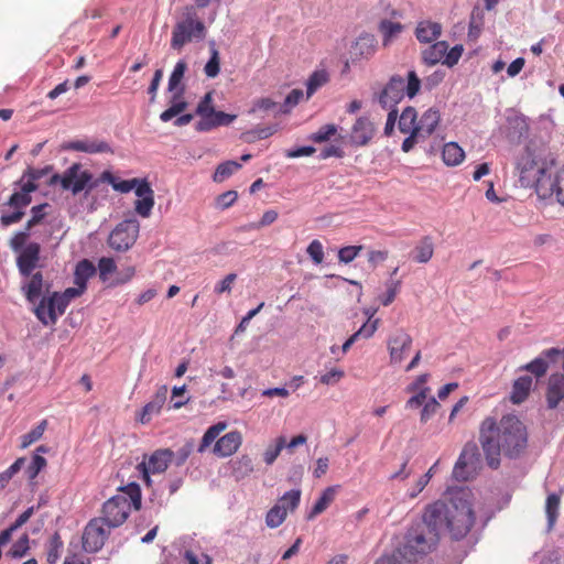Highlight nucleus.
Segmentation results:
<instances>
[{
  "label": "nucleus",
  "instance_id": "nucleus-53",
  "mask_svg": "<svg viewBox=\"0 0 564 564\" xmlns=\"http://www.w3.org/2000/svg\"><path fill=\"white\" fill-rule=\"evenodd\" d=\"M400 286L401 281L399 280H390L387 282V291L382 296H380V302L383 306H388L394 301Z\"/></svg>",
  "mask_w": 564,
  "mask_h": 564
},
{
  "label": "nucleus",
  "instance_id": "nucleus-16",
  "mask_svg": "<svg viewBox=\"0 0 564 564\" xmlns=\"http://www.w3.org/2000/svg\"><path fill=\"white\" fill-rule=\"evenodd\" d=\"M477 460L478 454L476 445L465 446L454 466V478L459 481L468 480L471 476V473L475 470Z\"/></svg>",
  "mask_w": 564,
  "mask_h": 564
},
{
  "label": "nucleus",
  "instance_id": "nucleus-17",
  "mask_svg": "<svg viewBox=\"0 0 564 564\" xmlns=\"http://www.w3.org/2000/svg\"><path fill=\"white\" fill-rule=\"evenodd\" d=\"M41 254V246L37 242H29L23 250L18 252L17 267L21 275L30 276L37 267Z\"/></svg>",
  "mask_w": 564,
  "mask_h": 564
},
{
  "label": "nucleus",
  "instance_id": "nucleus-57",
  "mask_svg": "<svg viewBox=\"0 0 564 564\" xmlns=\"http://www.w3.org/2000/svg\"><path fill=\"white\" fill-rule=\"evenodd\" d=\"M337 128L335 124H325L311 135V140L317 143L328 141L335 133Z\"/></svg>",
  "mask_w": 564,
  "mask_h": 564
},
{
  "label": "nucleus",
  "instance_id": "nucleus-7",
  "mask_svg": "<svg viewBox=\"0 0 564 564\" xmlns=\"http://www.w3.org/2000/svg\"><path fill=\"white\" fill-rule=\"evenodd\" d=\"M57 183L61 184L63 189L70 191L73 195H77L83 191L89 193L98 184L88 170L82 169L80 163L72 164L63 174H54L51 177V184Z\"/></svg>",
  "mask_w": 564,
  "mask_h": 564
},
{
  "label": "nucleus",
  "instance_id": "nucleus-22",
  "mask_svg": "<svg viewBox=\"0 0 564 564\" xmlns=\"http://www.w3.org/2000/svg\"><path fill=\"white\" fill-rule=\"evenodd\" d=\"M241 442L242 436L240 432H229L216 441L213 452L219 457H228L238 451Z\"/></svg>",
  "mask_w": 564,
  "mask_h": 564
},
{
  "label": "nucleus",
  "instance_id": "nucleus-33",
  "mask_svg": "<svg viewBox=\"0 0 564 564\" xmlns=\"http://www.w3.org/2000/svg\"><path fill=\"white\" fill-rule=\"evenodd\" d=\"M376 43L373 35L361 34L352 46V54L358 57L368 58L375 53Z\"/></svg>",
  "mask_w": 564,
  "mask_h": 564
},
{
  "label": "nucleus",
  "instance_id": "nucleus-12",
  "mask_svg": "<svg viewBox=\"0 0 564 564\" xmlns=\"http://www.w3.org/2000/svg\"><path fill=\"white\" fill-rule=\"evenodd\" d=\"M174 452L170 448L158 449L150 456H144L143 460L138 464V470L142 474L144 482L150 486V474H162L172 463Z\"/></svg>",
  "mask_w": 564,
  "mask_h": 564
},
{
  "label": "nucleus",
  "instance_id": "nucleus-36",
  "mask_svg": "<svg viewBox=\"0 0 564 564\" xmlns=\"http://www.w3.org/2000/svg\"><path fill=\"white\" fill-rule=\"evenodd\" d=\"M413 259L417 263L429 262L434 254V245L430 236L423 237L414 248Z\"/></svg>",
  "mask_w": 564,
  "mask_h": 564
},
{
  "label": "nucleus",
  "instance_id": "nucleus-56",
  "mask_svg": "<svg viewBox=\"0 0 564 564\" xmlns=\"http://www.w3.org/2000/svg\"><path fill=\"white\" fill-rule=\"evenodd\" d=\"M429 378V373H422L417 376L415 380L405 388V391L409 393H417L422 391L425 393H430L431 389L426 386Z\"/></svg>",
  "mask_w": 564,
  "mask_h": 564
},
{
  "label": "nucleus",
  "instance_id": "nucleus-55",
  "mask_svg": "<svg viewBox=\"0 0 564 564\" xmlns=\"http://www.w3.org/2000/svg\"><path fill=\"white\" fill-rule=\"evenodd\" d=\"M207 77L215 78L220 72V58L216 48L212 50V56L204 67Z\"/></svg>",
  "mask_w": 564,
  "mask_h": 564
},
{
  "label": "nucleus",
  "instance_id": "nucleus-49",
  "mask_svg": "<svg viewBox=\"0 0 564 564\" xmlns=\"http://www.w3.org/2000/svg\"><path fill=\"white\" fill-rule=\"evenodd\" d=\"M545 359L547 358L542 352L540 357L533 359L532 361L523 366L522 369L531 372L538 378L543 377L549 368V365Z\"/></svg>",
  "mask_w": 564,
  "mask_h": 564
},
{
  "label": "nucleus",
  "instance_id": "nucleus-59",
  "mask_svg": "<svg viewBox=\"0 0 564 564\" xmlns=\"http://www.w3.org/2000/svg\"><path fill=\"white\" fill-rule=\"evenodd\" d=\"M463 53L464 46L462 44L453 46L449 51L447 50L443 59V65L454 67L459 62Z\"/></svg>",
  "mask_w": 564,
  "mask_h": 564
},
{
  "label": "nucleus",
  "instance_id": "nucleus-37",
  "mask_svg": "<svg viewBox=\"0 0 564 564\" xmlns=\"http://www.w3.org/2000/svg\"><path fill=\"white\" fill-rule=\"evenodd\" d=\"M30 281L23 286L25 296L29 302L34 303L39 300L43 289V275L41 272L31 273Z\"/></svg>",
  "mask_w": 564,
  "mask_h": 564
},
{
  "label": "nucleus",
  "instance_id": "nucleus-10",
  "mask_svg": "<svg viewBox=\"0 0 564 564\" xmlns=\"http://www.w3.org/2000/svg\"><path fill=\"white\" fill-rule=\"evenodd\" d=\"M441 122V113L440 111L432 107L425 110L419 121L416 131L412 137H406L401 145L403 152H410L416 143L426 140L432 133L436 130L437 126Z\"/></svg>",
  "mask_w": 564,
  "mask_h": 564
},
{
  "label": "nucleus",
  "instance_id": "nucleus-2",
  "mask_svg": "<svg viewBox=\"0 0 564 564\" xmlns=\"http://www.w3.org/2000/svg\"><path fill=\"white\" fill-rule=\"evenodd\" d=\"M422 519L432 528L447 530L455 540L463 539L475 523L471 492L464 488L449 492L447 499L427 505Z\"/></svg>",
  "mask_w": 564,
  "mask_h": 564
},
{
  "label": "nucleus",
  "instance_id": "nucleus-9",
  "mask_svg": "<svg viewBox=\"0 0 564 564\" xmlns=\"http://www.w3.org/2000/svg\"><path fill=\"white\" fill-rule=\"evenodd\" d=\"M543 355L552 362L561 359L562 372L552 373L547 380L546 402L550 409H555L562 400H564V350L558 348H550L543 350Z\"/></svg>",
  "mask_w": 564,
  "mask_h": 564
},
{
  "label": "nucleus",
  "instance_id": "nucleus-62",
  "mask_svg": "<svg viewBox=\"0 0 564 564\" xmlns=\"http://www.w3.org/2000/svg\"><path fill=\"white\" fill-rule=\"evenodd\" d=\"M362 248V246H347L340 248L338 251L339 261L344 263L351 262L354 259L357 258Z\"/></svg>",
  "mask_w": 564,
  "mask_h": 564
},
{
  "label": "nucleus",
  "instance_id": "nucleus-40",
  "mask_svg": "<svg viewBox=\"0 0 564 564\" xmlns=\"http://www.w3.org/2000/svg\"><path fill=\"white\" fill-rule=\"evenodd\" d=\"M286 508L278 502L267 512L265 524L271 528L280 527L286 518Z\"/></svg>",
  "mask_w": 564,
  "mask_h": 564
},
{
  "label": "nucleus",
  "instance_id": "nucleus-47",
  "mask_svg": "<svg viewBox=\"0 0 564 564\" xmlns=\"http://www.w3.org/2000/svg\"><path fill=\"white\" fill-rule=\"evenodd\" d=\"M283 448H285V437L279 436L275 440V443L272 445H269L263 453V459H264L265 464L272 465Z\"/></svg>",
  "mask_w": 564,
  "mask_h": 564
},
{
  "label": "nucleus",
  "instance_id": "nucleus-39",
  "mask_svg": "<svg viewBox=\"0 0 564 564\" xmlns=\"http://www.w3.org/2000/svg\"><path fill=\"white\" fill-rule=\"evenodd\" d=\"M101 178L110 182L112 184L113 188L120 193H129L132 189L135 191V188L141 183L147 182V180H144V178H142V180L141 178H131V180L121 181L119 183H115L112 174L108 171H105L101 174Z\"/></svg>",
  "mask_w": 564,
  "mask_h": 564
},
{
  "label": "nucleus",
  "instance_id": "nucleus-4",
  "mask_svg": "<svg viewBox=\"0 0 564 564\" xmlns=\"http://www.w3.org/2000/svg\"><path fill=\"white\" fill-rule=\"evenodd\" d=\"M438 540V528H432L422 519V523L414 524L408 530L404 542L398 551L406 560V564H415L417 557L430 553Z\"/></svg>",
  "mask_w": 564,
  "mask_h": 564
},
{
  "label": "nucleus",
  "instance_id": "nucleus-54",
  "mask_svg": "<svg viewBox=\"0 0 564 564\" xmlns=\"http://www.w3.org/2000/svg\"><path fill=\"white\" fill-rule=\"evenodd\" d=\"M379 323V318L371 319V316H369L367 322L354 334L355 336H357V339H368L373 336V334L378 329Z\"/></svg>",
  "mask_w": 564,
  "mask_h": 564
},
{
  "label": "nucleus",
  "instance_id": "nucleus-27",
  "mask_svg": "<svg viewBox=\"0 0 564 564\" xmlns=\"http://www.w3.org/2000/svg\"><path fill=\"white\" fill-rule=\"evenodd\" d=\"M36 317L44 325H53L56 323L58 313L56 311L53 296L43 297L34 310Z\"/></svg>",
  "mask_w": 564,
  "mask_h": 564
},
{
  "label": "nucleus",
  "instance_id": "nucleus-64",
  "mask_svg": "<svg viewBox=\"0 0 564 564\" xmlns=\"http://www.w3.org/2000/svg\"><path fill=\"white\" fill-rule=\"evenodd\" d=\"M99 278L102 281L108 279V275L116 271L117 265L112 258H101L98 262Z\"/></svg>",
  "mask_w": 564,
  "mask_h": 564
},
{
  "label": "nucleus",
  "instance_id": "nucleus-52",
  "mask_svg": "<svg viewBox=\"0 0 564 564\" xmlns=\"http://www.w3.org/2000/svg\"><path fill=\"white\" fill-rule=\"evenodd\" d=\"M560 497L555 494L547 496L545 503V512L549 520V525L552 527L558 516Z\"/></svg>",
  "mask_w": 564,
  "mask_h": 564
},
{
  "label": "nucleus",
  "instance_id": "nucleus-32",
  "mask_svg": "<svg viewBox=\"0 0 564 564\" xmlns=\"http://www.w3.org/2000/svg\"><path fill=\"white\" fill-rule=\"evenodd\" d=\"M404 26L400 22H393L388 19L380 21L378 31L382 36L383 46H388L403 31Z\"/></svg>",
  "mask_w": 564,
  "mask_h": 564
},
{
  "label": "nucleus",
  "instance_id": "nucleus-35",
  "mask_svg": "<svg viewBox=\"0 0 564 564\" xmlns=\"http://www.w3.org/2000/svg\"><path fill=\"white\" fill-rule=\"evenodd\" d=\"M442 159L446 165L456 166L464 161L465 152L458 143L448 142L443 147Z\"/></svg>",
  "mask_w": 564,
  "mask_h": 564
},
{
  "label": "nucleus",
  "instance_id": "nucleus-8",
  "mask_svg": "<svg viewBox=\"0 0 564 564\" xmlns=\"http://www.w3.org/2000/svg\"><path fill=\"white\" fill-rule=\"evenodd\" d=\"M205 25L196 18L195 13H187L183 21L175 24L172 32L171 46L174 50H181L186 43L193 40L205 37Z\"/></svg>",
  "mask_w": 564,
  "mask_h": 564
},
{
  "label": "nucleus",
  "instance_id": "nucleus-6",
  "mask_svg": "<svg viewBox=\"0 0 564 564\" xmlns=\"http://www.w3.org/2000/svg\"><path fill=\"white\" fill-rule=\"evenodd\" d=\"M421 88V79L414 70H410L406 76V83L400 75H393L378 94L377 100L383 109H397V105L406 95L413 98Z\"/></svg>",
  "mask_w": 564,
  "mask_h": 564
},
{
  "label": "nucleus",
  "instance_id": "nucleus-51",
  "mask_svg": "<svg viewBox=\"0 0 564 564\" xmlns=\"http://www.w3.org/2000/svg\"><path fill=\"white\" fill-rule=\"evenodd\" d=\"M187 64L184 61H178L169 78V90H178V86L184 77Z\"/></svg>",
  "mask_w": 564,
  "mask_h": 564
},
{
  "label": "nucleus",
  "instance_id": "nucleus-28",
  "mask_svg": "<svg viewBox=\"0 0 564 564\" xmlns=\"http://www.w3.org/2000/svg\"><path fill=\"white\" fill-rule=\"evenodd\" d=\"M447 50L448 44L446 41H436L422 51V61L429 66H434L440 62L443 64Z\"/></svg>",
  "mask_w": 564,
  "mask_h": 564
},
{
  "label": "nucleus",
  "instance_id": "nucleus-24",
  "mask_svg": "<svg viewBox=\"0 0 564 564\" xmlns=\"http://www.w3.org/2000/svg\"><path fill=\"white\" fill-rule=\"evenodd\" d=\"M167 397V387L162 386L158 389L154 397L151 401H149L142 409L140 413V422L141 423H148L152 419L153 415H156L160 413L161 409L163 408Z\"/></svg>",
  "mask_w": 564,
  "mask_h": 564
},
{
  "label": "nucleus",
  "instance_id": "nucleus-19",
  "mask_svg": "<svg viewBox=\"0 0 564 564\" xmlns=\"http://www.w3.org/2000/svg\"><path fill=\"white\" fill-rule=\"evenodd\" d=\"M376 132L375 124L367 117H359L352 124L350 132V143L355 147H365L373 138Z\"/></svg>",
  "mask_w": 564,
  "mask_h": 564
},
{
  "label": "nucleus",
  "instance_id": "nucleus-5",
  "mask_svg": "<svg viewBox=\"0 0 564 564\" xmlns=\"http://www.w3.org/2000/svg\"><path fill=\"white\" fill-rule=\"evenodd\" d=\"M519 178L524 187H534L538 193L540 182L546 178L547 162L544 150L534 142H529L516 163Z\"/></svg>",
  "mask_w": 564,
  "mask_h": 564
},
{
  "label": "nucleus",
  "instance_id": "nucleus-61",
  "mask_svg": "<svg viewBox=\"0 0 564 564\" xmlns=\"http://www.w3.org/2000/svg\"><path fill=\"white\" fill-rule=\"evenodd\" d=\"M237 280L236 273H229L227 274L223 280L217 282L214 288V292L217 295H221L224 293H230L232 290V285Z\"/></svg>",
  "mask_w": 564,
  "mask_h": 564
},
{
  "label": "nucleus",
  "instance_id": "nucleus-23",
  "mask_svg": "<svg viewBox=\"0 0 564 564\" xmlns=\"http://www.w3.org/2000/svg\"><path fill=\"white\" fill-rule=\"evenodd\" d=\"M414 34L420 43H433L441 36L442 25L432 20H422L417 22Z\"/></svg>",
  "mask_w": 564,
  "mask_h": 564
},
{
  "label": "nucleus",
  "instance_id": "nucleus-44",
  "mask_svg": "<svg viewBox=\"0 0 564 564\" xmlns=\"http://www.w3.org/2000/svg\"><path fill=\"white\" fill-rule=\"evenodd\" d=\"M241 167V164L236 161H226L220 163L213 175V180L216 183H223L229 176H231L236 171Z\"/></svg>",
  "mask_w": 564,
  "mask_h": 564
},
{
  "label": "nucleus",
  "instance_id": "nucleus-60",
  "mask_svg": "<svg viewBox=\"0 0 564 564\" xmlns=\"http://www.w3.org/2000/svg\"><path fill=\"white\" fill-rule=\"evenodd\" d=\"M194 444L193 442H186L181 448L174 452V456L172 463L176 466H182L185 464L189 455L193 453Z\"/></svg>",
  "mask_w": 564,
  "mask_h": 564
},
{
  "label": "nucleus",
  "instance_id": "nucleus-25",
  "mask_svg": "<svg viewBox=\"0 0 564 564\" xmlns=\"http://www.w3.org/2000/svg\"><path fill=\"white\" fill-rule=\"evenodd\" d=\"M21 189L20 192L13 193L9 200L8 206L22 210L31 203V193L37 189V185L33 183V181L23 182L20 181Z\"/></svg>",
  "mask_w": 564,
  "mask_h": 564
},
{
  "label": "nucleus",
  "instance_id": "nucleus-38",
  "mask_svg": "<svg viewBox=\"0 0 564 564\" xmlns=\"http://www.w3.org/2000/svg\"><path fill=\"white\" fill-rule=\"evenodd\" d=\"M278 130V126L257 127L252 130L246 131L241 134V139L245 142L252 143L257 140H263L273 135Z\"/></svg>",
  "mask_w": 564,
  "mask_h": 564
},
{
  "label": "nucleus",
  "instance_id": "nucleus-18",
  "mask_svg": "<svg viewBox=\"0 0 564 564\" xmlns=\"http://www.w3.org/2000/svg\"><path fill=\"white\" fill-rule=\"evenodd\" d=\"M65 150L84 152L88 154H98V153H113L110 144L105 140H99L95 138H85L80 140H73L67 142L64 145Z\"/></svg>",
  "mask_w": 564,
  "mask_h": 564
},
{
  "label": "nucleus",
  "instance_id": "nucleus-13",
  "mask_svg": "<svg viewBox=\"0 0 564 564\" xmlns=\"http://www.w3.org/2000/svg\"><path fill=\"white\" fill-rule=\"evenodd\" d=\"M110 533L107 524L100 519H91L84 529L83 533V549L88 553L98 552L107 541Z\"/></svg>",
  "mask_w": 564,
  "mask_h": 564
},
{
  "label": "nucleus",
  "instance_id": "nucleus-21",
  "mask_svg": "<svg viewBox=\"0 0 564 564\" xmlns=\"http://www.w3.org/2000/svg\"><path fill=\"white\" fill-rule=\"evenodd\" d=\"M237 119V115L226 113L224 111L214 110L209 116L199 120L195 124V130L198 132L210 131L218 127L231 124Z\"/></svg>",
  "mask_w": 564,
  "mask_h": 564
},
{
  "label": "nucleus",
  "instance_id": "nucleus-20",
  "mask_svg": "<svg viewBox=\"0 0 564 564\" xmlns=\"http://www.w3.org/2000/svg\"><path fill=\"white\" fill-rule=\"evenodd\" d=\"M138 199L134 203V209L138 215L148 218L154 206V192L150 183L143 182L135 188Z\"/></svg>",
  "mask_w": 564,
  "mask_h": 564
},
{
  "label": "nucleus",
  "instance_id": "nucleus-15",
  "mask_svg": "<svg viewBox=\"0 0 564 564\" xmlns=\"http://www.w3.org/2000/svg\"><path fill=\"white\" fill-rule=\"evenodd\" d=\"M542 198L555 197V200L564 206V165L555 173L554 177L546 176L540 182L536 193Z\"/></svg>",
  "mask_w": 564,
  "mask_h": 564
},
{
  "label": "nucleus",
  "instance_id": "nucleus-26",
  "mask_svg": "<svg viewBox=\"0 0 564 564\" xmlns=\"http://www.w3.org/2000/svg\"><path fill=\"white\" fill-rule=\"evenodd\" d=\"M172 93L173 95L169 101V108L160 115V119L163 122H167L172 120L174 117H177L183 111H185L188 106L187 101L184 99L183 96L184 87H181L178 90Z\"/></svg>",
  "mask_w": 564,
  "mask_h": 564
},
{
  "label": "nucleus",
  "instance_id": "nucleus-3",
  "mask_svg": "<svg viewBox=\"0 0 564 564\" xmlns=\"http://www.w3.org/2000/svg\"><path fill=\"white\" fill-rule=\"evenodd\" d=\"M120 491L104 503L101 516L98 517L108 529L122 525L130 514L131 507L135 510L141 508V489L138 484L130 482L121 487Z\"/></svg>",
  "mask_w": 564,
  "mask_h": 564
},
{
  "label": "nucleus",
  "instance_id": "nucleus-34",
  "mask_svg": "<svg viewBox=\"0 0 564 564\" xmlns=\"http://www.w3.org/2000/svg\"><path fill=\"white\" fill-rule=\"evenodd\" d=\"M96 273V268L88 259L80 260L75 268L74 283L80 288H87V281Z\"/></svg>",
  "mask_w": 564,
  "mask_h": 564
},
{
  "label": "nucleus",
  "instance_id": "nucleus-42",
  "mask_svg": "<svg viewBox=\"0 0 564 564\" xmlns=\"http://www.w3.org/2000/svg\"><path fill=\"white\" fill-rule=\"evenodd\" d=\"M63 549V541L58 532H55L46 545V561L48 564H55L59 558Z\"/></svg>",
  "mask_w": 564,
  "mask_h": 564
},
{
  "label": "nucleus",
  "instance_id": "nucleus-50",
  "mask_svg": "<svg viewBox=\"0 0 564 564\" xmlns=\"http://www.w3.org/2000/svg\"><path fill=\"white\" fill-rule=\"evenodd\" d=\"M301 500V490L300 489H292L288 492H285L279 500V505H283L286 508V513L294 511Z\"/></svg>",
  "mask_w": 564,
  "mask_h": 564
},
{
  "label": "nucleus",
  "instance_id": "nucleus-41",
  "mask_svg": "<svg viewBox=\"0 0 564 564\" xmlns=\"http://www.w3.org/2000/svg\"><path fill=\"white\" fill-rule=\"evenodd\" d=\"M329 80L328 73L324 69L315 70L307 79L306 83V96L310 98L314 95V93L327 84Z\"/></svg>",
  "mask_w": 564,
  "mask_h": 564
},
{
  "label": "nucleus",
  "instance_id": "nucleus-43",
  "mask_svg": "<svg viewBox=\"0 0 564 564\" xmlns=\"http://www.w3.org/2000/svg\"><path fill=\"white\" fill-rule=\"evenodd\" d=\"M226 423L219 422L215 425H212L207 429V431L204 433L200 444L198 446V452L204 453L218 437V435L226 429Z\"/></svg>",
  "mask_w": 564,
  "mask_h": 564
},
{
  "label": "nucleus",
  "instance_id": "nucleus-30",
  "mask_svg": "<svg viewBox=\"0 0 564 564\" xmlns=\"http://www.w3.org/2000/svg\"><path fill=\"white\" fill-rule=\"evenodd\" d=\"M339 489V486H329L325 488L321 495V497L317 499L315 505L313 506L312 510L307 514V519L312 520L318 514L323 513L330 503L335 500L337 491Z\"/></svg>",
  "mask_w": 564,
  "mask_h": 564
},
{
  "label": "nucleus",
  "instance_id": "nucleus-63",
  "mask_svg": "<svg viewBox=\"0 0 564 564\" xmlns=\"http://www.w3.org/2000/svg\"><path fill=\"white\" fill-rule=\"evenodd\" d=\"M30 237V234L26 231H18L15 232L9 241V246L13 252L18 253L24 249L28 245L26 241Z\"/></svg>",
  "mask_w": 564,
  "mask_h": 564
},
{
  "label": "nucleus",
  "instance_id": "nucleus-31",
  "mask_svg": "<svg viewBox=\"0 0 564 564\" xmlns=\"http://www.w3.org/2000/svg\"><path fill=\"white\" fill-rule=\"evenodd\" d=\"M417 111L414 107H405L401 112L398 120V129L401 133L409 134L408 137H412L414 131H416L417 127Z\"/></svg>",
  "mask_w": 564,
  "mask_h": 564
},
{
  "label": "nucleus",
  "instance_id": "nucleus-45",
  "mask_svg": "<svg viewBox=\"0 0 564 564\" xmlns=\"http://www.w3.org/2000/svg\"><path fill=\"white\" fill-rule=\"evenodd\" d=\"M46 425H47L46 420H43L35 427H33L29 433L22 435L21 448H26L31 444L39 441L43 436Z\"/></svg>",
  "mask_w": 564,
  "mask_h": 564
},
{
  "label": "nucleus",
  "instance_id": "nucleus-14",
  "mask_svg": "<svg viewBox=\"0 0 564 564\" xmlns=\"http://www.w3.org/2000/svg\"><path fill=\"white\" fill-rule=\"evenodd\" d=\"M413 339L404 329H397L387 339L389 362L391 366L400 365L406 358Z\"/></svg>",
  "mask_w": 564,
  "mask_h": 564
},
{
  "label": "nucleus",
  "instance_id": "nucleus-29",
  "mask_svg": "<svg viewBox=\"0 0 564 564\" xmlns=\"http://www.w3.org/2000/svg\"><path fill=\"white\" fill-rule=\"evenodd\" d=\"M532 384H533L532 377H530V376L519 377L513 382L511 394H510V401L513 404H520L523 401H525L530 394Z\"/></svg>",
  "mask_w": 564,
  "mask_h": 564
},
{
  "label": "nucleus",
  "instance_id": "nucleus-1",
  "mask_svg": "<svg viewBox=\"0 0 564 564\" xmlns=\"http://www.w3.org/2000/svg\"><path fill=\"white\" fill-rule=\"evenodd\" d=\"M478 442L489 467L500 466L501 455L519 457L528 446L525 424L514 414H506L500 420L486 416L479 424Z\"/></svg>",
  "mask_w": 564,
  "mask_h": 564
},
{
  "label": "nucleus",
  "instance_id": "nucleus-46",
  "mask_svg": "<svg viewBox=\"0 0 564 564\" xmlns=\"http://www.w3.org/2000/svg\"><path fill=\"white\" fill-rule=\"evenodd\" d=\"M232 469L237 478H243L253 471V462L248 455H242L234 462Z\"/></svg>",
  "mask_w": 564,
  "mask_h": 564
},
{
  "label": "nucleus",
  "instance_id": "nucleus-58",
  "mask_svg": "<svg viewBox=\"0 0 564 564\" xmlns=\"http://www.w3.org/2000/svg\"><path fill=\"white\" fill-rule=\"evenodd\" d=\"M215 108L213 106V93H207L198 102L196 108V115L200 117V120H204Z\"/></svg>",
  "mask_w": 564,
  "mask_h": 564
},
{
  "label": "nucleus",
  "instance_id": "nucleus-11",
  "mask_svg": "<svg viewBox=\"0 0 564 564\" xmlns=\"http://www.w3.org/2000/svg\"><path fill=\"white\" fill-rule=\"evenodd\" d=\"M139 230L140 224L135 218L124 219L110 232L109 247L119 252L129 250L137 241Z\"/></svg>",
  "mask_w": 564,
  "mask_h": 564
},
{
  "label": "nucleus",
  "instance_id": "nucleus-48",
  "mask_svg": "<svg viewBox=\"0 0 564 564\" xmlns=\"http://www.w3.org/2000/svg\"><path fill=\"white\" fill-rule=\"evenodd\" d=\"M30 549V540L28 534L20 536L8 551L7 555L12 558L23 557Z\"/></svg>",
  "mask_w": 564,
  "mask_h": 564
}]
</instances>
